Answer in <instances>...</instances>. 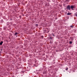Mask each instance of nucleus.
<instances>
[{
    "instance_id": "9d476101",
    "label": "nucleus",
    "mask_w": 77,
    "mask_h": 77,
    "mask_svg": "<svg viewBox=\"0 0 77 77\" xmlns=\"http://www.w3.org/2000/svg\"><path fill=\"white\" fill-rule=\"evenodd\" d=\"M35 25L36 26H38V24H36Z\"/></svg>"
},
{
    "instance_id": "4468645a",
    "label": "nucleus",
    "mask_w": 77,
    "mask_h": 77,
    "mask_svg": "<svg viewBox=\"0 0 77 77\" xmlns=\"http://www.w3.org/2000/svg\"><path fill=\"white\" fill-rule=\"evenodd\" d=\"M1 51H2V49H1Z\"/></svg>"
},
{
    "instance_id": "39448f33",
    "label": "nucleus",
    "mask_w": 77,
    "mask_h": 77,
    "mask_svg": "<svg viewBox=\"0 0 77 77\" xmlns=\"http://www.w3.org/2000/svg\"><path fill=\"white\" fill-rule=\"evenodd\" d=\"M75 15L76 16V17H77V13H75Z\"/></svg>"
},
{
    "instance_id": "ddd939ff",
    "label": "nucleus",
    "mask_w": 77,
    "mask_h": 77,
    "mask_svg": "<svg viewBox=\"0 0 77 77\" xmlns=\"http://www.w3.org/2000/svg\"><path fill=\"white\" fill-rule=\"evenodd\" d=\"M53 36H54V34H53Z\"/></svg>"
},
{
    "instance_id": "f8f14e48",
    "label": "nucleus",
    "mask_w": 77,
    "mask_h": 77,
    "mask_svg": "<svg viewBox=\"0 0 77 77\" xmlns=\"http://www.w3.org/2000/svg\"><path fill=\"white\" fill-rule=\"evenodd\" d=\"M71 27H72V28L73 27V26H71Z\"/></svg>"
},
{
    "instance_id": "f257e3e1",
    "label": "nucleus",
    "mask_w": 77,
    "mask_h": 77,
    "mask_svg": "<svg viewBox=\"0 0 77 77\" xmlns=\"http://www.w3.org/2000/svg\"><path fill=\"white\" fill-rule=\"evenodd\" d=\"M67 9H69V10H70V6L69 5H68L67 7L66 8Z\"/></svg>"
},
{
    "instance_id": "7ed1b4c3",
    "label": "nucleus",
    "mask_w": 77,
    "mask_h": 77,
    "mask_svg": "<svg viewBox=\"0 0 77 77\" xmlns=\"http://www.w3.org/2000/svg\"><path fill=\"white\" fill-rule=\"evenodd\" d=\"M3 41L1 42L0 43V45H2V44H3Z\"/></svg>"
},
{
    "instance_id": "6e6552de",
    "label": "nucleus",
    "mask_w": 77,
    "mask_h": 77,
    "mask_svg": "<svg viewBox=\"0 0 77 77\" xmlns=\"http://www.w3.org/2000/svg\"><path fill=\"white\" fill-rule=\"evenodd\" d=\"M69 44H72V42L71 41H70L69 42Z\"/></svg>"
},
{
    "instance_id": "1a4fd4ad",
    "label": "nucleus",
    "mask_w": 77,
    "mask_h": 77,
    "mask_svg": "<svg viewBox=\"0 0 77 77\" xmlns=\"http://www.w3.org/2000/svg\"><path fill=\"white\" fill-rule=\"evenodd\" d=\"M68 68H67L66 69V70H68Z\"/></svg>"
},
{
    "instance_id": "0eeeda50",
    "label": "nucleus",
    "mask_w": 77,
    "mask_h": 77,
    "mask_svg": "<svg viewBox=\"0 0 77 77\" xmlns=\"http://www.w3.org/2000/svg\"><path fill=\"white\" fill-rule=\"evenodd\" d=\"M50 39H53V38H52V37H50Z\"/></svg>"
},
{
    "instance_id": "20e7f679",
    "label": "nucleus",
    "mask_w": 77,
    "mask_h": 77,
    "mask_svg": "<svg viewBox=\"0 0 77 77\" xmlns=\"http://www.w3.org/2000/svg\"><path fill=\"white\" fill-rule=\"evenodd\" d=\"M71 14L70 13H67L68 15H71Z\"/></svg>"
},
{
    "instance_id": "423d86ee",
    "label": "nucleus",
    "mask_w": 77,
    "mask_h": 77,
    "mask_svg": "<svg viewBox=\"0 0 77 77\" xmlns=\"http://www.w3.org/2000/svg\"><path fill=\"white\" fill-rule=\"evenodd\" d=\"M17 34H18V33L17 32H16L15 33L14 35H17Z\"/></svg>"
},
{
    "instance_id": "f03ea898",
    "label": "nucleus",
    "mask_w": 77,
    "mask_h": 77,
    "mask_svg": "<svg viewBox=\"0 0 77 77\" xmlns=\"http://www.w3.org/2000/svg\"><path fill=\"white\" fill-rule=\"evenodd\" d=\"M74 8H75V6H71L70 7V8H71V9H74Z\"/></svg>"
},
{
    "instance_id": "2eb2a0df",
    "label": "nucleus",
    "mask_w": 77,
    "mask_h": 77,
    "mask_svg": "<svg viewBox=\"0 0 77 77\" xmlns=\"http://www.w3.org/2000/svg\"><path fill=\"white\" fill-rule=\"evenodd\" d=\"M72 10H73V9H72Z\"/></svg>"
},
{
    "instance_id": "9b49d317",
    "label": "nucleus",
    "mask_w": 77,
    "mask_h": 77,
    "mask_svg": "<svg viewBox=\"0 0 77 77\" xmlns=\"http://www.w3.org/2000/svg\"><path fill=\"white\" fill-rule=\"evenodd\" d=\"M41 37H42V38H44V36H42Z\"/></svg>"
}]
</instances>
